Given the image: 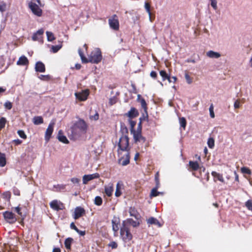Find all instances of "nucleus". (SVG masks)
Returning a JSON list of instances; mask_svg holds the SVG:
<instances>
[{"label":"nucleus","instance_id":"nucleus-1","mask_svg":"<svg viewBox=\"0 0 252 252\" xmlns=\"http://www.w3.org/2000/svg\"><path fill=\"white\" fill-rule=\"evenodd\" d=\"M78 53L81 58L82 63H92L97 64L99 63L102 59V56L100 49L99 48H95L88 55V58H87L84 55L81 49H78Z\"/></svg>","mask_w":252,"mask_h":252},{"label":"nucleus","instance_id":"nucleus-2","mask_svg":"<svg viewBox=\"0 0 252 252\" xmlns=\"http://www.w3.org/2000/svg\"><path fill=\"white\" fill-rule=\"evenodd\" d=\"M88 125L86 122L79 119L71 127V133L73 137L79 136L82 133H85L88 129Z\"/></svg>","mask_w":252,"mask_h":252},{"label":"nucleus","instance_id":"nucleus-3","mask_svg":"<svg viewBox=\"0 0 252 252\" xmlns=\"http://www.w3.org/2000/svg\"><path fill=\"white\" fill-rule=\"evenodd\" d=\"M120 236L125 243L130 242L133 238L129 226L126 221H123L122 223V226L120 229Z\"/></svg>","mask_w":252,"mask_h":252},{"label":"nucleus","instance_id":"nucleus-4","mask_svg":"<svg viewBox=\"0 0 252 252\" xmlns=\"http://www.w3.org/2000/svg\"><path fill=\"white\" fill-rule=\"evenodd\" d=\"M41 5L40 0H32L28 3V7L32 13L38 17L42 15V10L39 7Z\"/></svg>","mask_w":252,"mask_h":252},{"label":"nucleus","instance_id":"nucleus-5","mask_svg":"<svg viewBox=\"0 0 252 252\" xmlns=\"http://www.w3.org/2000/svg\"><path fill=\"white\" fill-rule=\"evenodd\" d=\"M129 138L127 135H123L119 139L118 143L119 149L123 151H128L129 150Z\"/></svg>","mask_w":252,"mask_h":252},{"label":"nucleus","instance_id":"nucleus-6","mask_svg":"<svg viewBox=\"0 0 252 252\" xmlns=\"http://www.w3.org/2000/svg\"><path fill=\"white\" fill-rule=\"evenodd\" d=\"M5 220L11 224L14 223L17 221L15 215L12 212L5 211L2 213Z\"/></svg>","mask_w":252,"mask_h":252},{"label":"nucleus","instance_id":"nucleus-7","mask_svg":"<svg viewBox=\"0 0 252 252\" xmlns=\"http://www.w3.org/2000/svg\"><path fill=\"white\" fill-rule=\"evenodd\" d=\"M110 27L115 31L119 29V22L117 15L114 14L109 20Z\"/></svg>","mask_w":252,"mask_h":252},{"label":"nucleus","instance_id":"nucleus-8","mask_svg":"<svg viewBox=\"0 0 252 252\" xmlns=\"http://www.w3.org/2000/svg\"><path fill=\"white\" fill-rule=\"evenodd\" d=\"M137 100L140 103L142 108L144 109L143 117H145L147 121L148 120L147 104L144 98L141 97L140 94L137 95Z\"/></svg>","mask_w":252,"mask_h":252},{"label":"nucleus","instance_id":"nucleus-9","mask_svg":"<svg viewBox=\"0 0 252 252\" xmlns=\"http://www.w3.org/2000/svg\"><path fill=\"white\" fill-rule=\"evenodd\" d=\"M50 207L54 210L58 211L65 209L64 205L61 201L54 200L50 203Z\"/></svg>","mask_w":252,"mask_h":252},{"label":"nucleus","instance_id":"nucleus-10","mask_svg":"<svg viewBox=\"0 0 252 252\" xmlns=\"http://www.w3.org/2000/svg\"><path fill=\"white\" fill-rule=\"evenodd\" d=\"M90 94L89 89H86L82 91L81 92L76 93L75 95L76 97L80 101H85L87 100Z\"/></svg>","mask_w":252,"mask_h":252},{"label":"nucleus","instance_id":"nucleus-11","mask_svg":"<svg viewBox=\"0 0 252 252\" xmlns=\"http://www.w3.org/2000/svg\"><path fill=\"white\" fill-rule=\"evenodd\" d=\"M54 123H50L45 132V140L48 142L50 140L54 129Z\"/></svg>","mask_w":252,"mask_h":252},{"label":"nucleus","instance_id":"nucleus-12","mask_svg":"<svg viewBox=\"0 0 252 252\" xmlns=\"http://www.w3.org/2000/svg\"><path fill=\"white\" fill-rule=\"evenodd\" d=\"M132 133L133 135V138L135 143H144L146 141V138L142 135V132H135V131Z\"/></svg>","mask_w":252,"mask_h":252},{"label":"nucleus","instance_id":"nucleus-13","mask_svg":"<svg viewBox=\"0 0 252 252\" xmlns=\"http://www.w3.org/2000/svg\"><path fill=\"white\" fill-rule=\"evenodd\" d=\"M99 175L98 173H94L90 175H85L83 177V183L84 184H87L88 182L94 179L98 178Z\"/></svg>","mask_w":252,"mask_h":252},{"label":"nucleus","instance_id":"nucleus-14","mask_svg":"<svg viewBox=\"0 0 252 252\" xmlns=\"http://www.w3.org/2000/svg\"><path fill=\"white\" fill-rule=\"evenodd\" d=\"M85 214V211L83 208L77 207L74 210V219L77 220Z\"/></svg>","mask_w":252,"mask_h":252},{"label":"nucleus","instance_id":"nucleus-15","mask_svg":"<svg viewBox=\"0 0 252 252\" xmlns=\"http://www.w3.org/2000/svg\"><path fill=\"white\" fill-rule=\"evenodd\" d=\"M15 211L22 218V220L26 217V209L24 207H20L19 205L15 208Z\"/></svg>","mask_w":252,"mask_h":252},{"label":"nucleus","instance_id":"nucleus-16","mask_svg":"<svg viewBox=\"0 0 252 252\" xmlns=\"http://www.w3.org/2000/svg\"><path fill=\"white\" fill-rule=\"evenodd\" d=\"M211 174L213 177L214 182H216L217 181H219L222 183L224 182V180L222 174L216 171H212Z\"/></svg>","mask_w":252,"mask_h":252},{"label":"nucleus","instance_id":"nucleus-17","mask_svg":"<svg viewBox=\"0 0 252 252\" xmlns=\"http://www.w3.org/2000/svg\"><path fill=\"white\" fill-rule=\"evenodd\" d=\"M130 119H133L139 115L138 111L134 107L131 108L130 110L126 114Z\"/></svg>","mask_w":252,"mask_h":252},{"label":"nucleus","instance_id":"nucleus-18","mask_svg":"<svg viewBox=\"0 0 252 252\" xmlns=\"http://www.w3.org/2000/svg\"><path fill=\"white\" fill-rule=\"evenodd\" d=\"M35 69L36 72H44L45 71L44 64L41 62H37L35 64Z\"/></svg>","mask_w":252,"mask_h":252},{"label":"nucleus","instance_id":"nucleus-19","mask_svg":"<svg viewBox=\"0 0 252 252\" xmlns=\"http://www.w3.org/2000/svg\"><path fill=\"white\" fill-rule=\"evenodd\" d=\"M105 192L108 197L112 196L114 190V186L112 183H109L108 186L105 187Z\"/></svg>","mask_w":252,"mask_h":252},{"label":"nucleus","instance_id":"nucleus-20","mask_svg":"<svg viewBox=\"0 0 252 252\" xmlns=\"http://www.w3.org/2000/svg\"><path fill=\"white\" fill-rule=\"evenodd\" d=\"M130 160L129 153H127L126 155V158H121L119 159V163L123 166H125L129 164Z\"/></svg>","mask_w":252,"mask_h":252},{"label":"nucleus","instance_id":"nucleus-21","mask_svg":"<svg viewBox=\"0 0 252 252\" xmlns=\"http://www.w3.org/2000/svg\"><path fill=\"white\" fill-rule=\"evenodd\" d=\"M29 63V60L25 56L20 57L17 62V64L19 65H28Z\"/></svg>","mask_w":252,"mask_h":252},{"label":"nucleus","instance_id":"nucleus-22","mask_svg":"<svg viewBox=\"0 0 252 252\" xmlns=\"http://www.w3.org/2000/svg\"><path fill=\"white\" fill-rule=\"evenodd\" d=\"M44 33V30L42 29H39L35 33H34L32 36V39L33 41H36L39 40L41 37L42 35Z\"/></svg>","mask_w":252,"mask_h":252},{"label":"nucleus","instance_id":"nucleus-23","mask_svg":"<svg viewBox=\"0 0 252 252\" xmlns=\"http://www.w3.org/2000/svg\"><path fill=\"white\" fill-rule=\"evenodd\" d=\"M147 223L149 225L154 224V225L158 226V227H160L161 226V224H160L159 221L157 219H156L154 217H150L147 220Z\"/></svg>","mask_w":252,"mask_h":252},{"label":"nucleus","instance_id":"nucleus-24","mask_svg":"<svg viewBox=\"0 0 252 252\" xmlns=\"http://www.w3.org/2000/svg\"><path fill=\"white\" fill-rule=\"evenodd\" d=\"M112 229L114 232H117L119 229L120 221L119 220L115 219L112 220Z\"/></svg>","mask_w":252,"mask_h":252},{"label":"nucleus","instance_id":"nucleus-25","mask_svg":"<svg viewBox=\"0 0 252 252\" xmlns=\"http://www.w3.org/2000/svg\"><path fill=\"white\" fill-rule=\"evenodd\" d=\"M58 139L60 142H62L63 143H64V144L69 143V141L68 140V139H67L66 136L63 135V133L62 130H60L59 131Z\"/></svg>","mask_w":252,"mask_h":252},{"label":"nucleus","instance_id":"nucleus-26","mask_svg":"<svg viewBox=\"0 0 252 252\" xmlns=\"http://www.w3.org/2000/svg\"><path fill=\"white\" fill-rule=\"evenodd\" d=\"M207 56L210 58L218 59L220 57V54L218 52H216L210 50L207 52Z\"/></svg>","mask_w":252,"mask_h":252},{"label":"nucleus","instance_id":"nucleus-27","mask_svg":"<svg viewBox=\"0 0 252 252\" xmlns=\"http://www.w3.org/2000/svg\"><path fill=\"white\" fill-rule=\"evenodd\" d=\"M123 186L122 182H119L116 185V189L115 193V195L116 197H119L122 195L121 188Z\"/></svg>","mask_w":252,"mask_h":252},{"label":"nucleus","instance_id":"nucleus-28","mask_svg":"<svg viewBox=\"0 0 252 252\" xmlns=\"http://www.w3.org/2000/svg\"><path fill=\"white\" fill-rule=\"evenodd\" d=\"M189 166L192 171H197L199 168V165L197 161H189Z\"/></svg>","mask_w":252,"mask_h":252},{"label":"nucleus","instance_id":"nucleus-29","mask_svg":"<svg viewBox=\"0 0 252 252\" xmlns=\"http://www.w3.org/2000/svg\"><path fill=\"white\" fill-rule=\"evenodd\" d=\"M73 241V239L72 238L68 237L66 238L64 241V246L67 250H71V246Z\"/></svg>","mask_w":252,"mask_h":252},{"label":"nucleus","instance_id":"nucleus-30","mask_svg":"<svg viewBox=\"0 0 252 252\" xmlns=\"http://www.w3.org/2000/svg\"><path fill=\"white\" fill-rule=\"evenodd\" d=\"M6 163L5 155L0 152V166L4 167Z\"/></svg>","mask_w":252,"mask_h":252},{"label":"nucleus","instance_id":"nucleus-31","mask_svg":"<svg viewBox=\"0 0 252 252\" xmlns=\"http://www.w3.org/2000/svg\"><path fill=\"white\" fill-rule=\"evenodd\" d=\"M130 216L134 217L135 219H138L139 213L134 207H130L129 211Z\"/></svg>","mask_w":252,"mask_h":252},{"label":"nucleus","instance_id":"nucleus-32","mask_svg":"<svg viewBox=\"0 0 252 252\" xmlns=\"http://www.w3.org/2000/svg\"><path fill=\"white\" fill-rule=\"evenodd\" d=\"M33 123L35 125H38L43 123V119L41 116H35L33 118Z\"/></svg>","mask_w":252,"mask_h":252},{"label":"nucleus","instance_id":"nucleus-33","mask_svg":"<svg viewBox=\"0 0 252 252\" xmlns=\"http://www.w3.org/2000/svg\"><path fill=\"white\" fill-rule=\"evenodd\" d=\"M241 172L246 177V175H250L252 173L251 170L248 167H243L241 168Z\"/></svg>","mask_w":252,"mask_h":252},{"label":"nucleus","instance_id":"nucleus-34","mask_svg":"<svg viewBox=\"0 0 252 252\" xmlns=\"http://www.w3.org/2000/svg\"><path fill=\"white\" fill-rule=\"evenodd\" d=\"M159 74L162 77L163 81H165L167 79H168V76L169 74H167L166 71L162 70L159 71Z\"/></svg>","mask_w":252,"mask_h":252},{"label":"nucleus","instance_id":"nucleus-35","mask_svg":"<svg viewBox=\"0 0 252 252\" xmlns=\"http://www.w3.org/2000/svg\"><path fill=\"white\" fill-rule=\"evenodd\" d=\"M158 187V186H157L156 188H154L152 189L151 193H150V196L151 197H156L158 196L160 193L157 190V189Z\"/></svg>","mask_w":252,"mask_h":252},{"label":"nucleus","instance_id":"nucleus-36","mask_svg":"<svg viewBox=\"0 0 252 252\" xmlns=\"http://www.w3.org/2000/svg\"><path fill=\"white\" fill-rule=\"evenodd\" d=\"M46 35L47 37V40L49 41H52L55 40V38L54 34L51 32H46Z\"/></svg>","mask_w":252,"mask_h":252},{"label":"nucleus","instance_id":"nucleus-37","mask_svg":"<svg viewBox=\"0 0 252 252\" xmlns=\"http://www.w3.org/2000/svg\"><path fill=\"white\" fill-rule=\"evenodd\" d=\"M94 204L97 206H100L102 204V199L101 197L97 196L94 198Z\"/></svg>","mask_w":252,"mask_h":252},{"label":"nucleus","instance_id":"nucleus-38","mask_svg":"<svg viewBox=\"0 0 252 252\" xmlns=\"http://www.w3.org/2000/svg\"><path fill=\"white\" fill-rule=\"evenodd\" d=\"M180 126L185 128L187 125V121L185 118L182 117L179 119Z\"/></svg>","mask_w":252,"mask_h":252},{"label":"nucleus","instance_id":"nucleus-39","mask_svg":"<svg viewBox=\"0 0 252 252\" xmlns=\"http://www.w3.org/2000/svg\"><path fill=\"white\" fill-rule=\"evenodd\" d=\"M6 120L4 117H1L0 119V130L5 127Z\"/></svg>","mask_w":252,"mask_h":252},{"label":"nucleus","instance_id":"nucleus-40","mask_svg":"<svg viewBox=\"0 0 252 252\" xmlns=\"http://www.w3.org/2000/svg\"><path fill=\"white\" fill-rule=\"evenodd\" d=\"M127 223L131 224L133 227H137L139 225V223L136 221L133 220L132 219H127Z\"/></svg>","mask_w":252,"mask_h":252},{"label":"nucleus","instance_id":"nucleus-41","mask_svg":"<svg viewBox=\"0 0 252 252\" xmlns=\"http://www.w3.org/2000/svg\"><path fill=\"white\" fill-rule=\"evenodd\" d=\"M17 133L21 138H22L24 139H27V135L25 134L24 130H19L17 131Z\"/></svg>","mask_w":252,"mask_h":252},{"label":"nucleus","instance_id":"nucleus-42","mask_svg":"<svg viewBox=\"0 0 252 252\" xmlns=\"http://www.w3.org/2000/svg\"><path fill=\"white\" fill-rule=\"evenodd\" d=\"M129 124H130V131L131 133H132L133 132L135 131L134 130V127L136 125V123L135 121H132L131 120H130L129 121Z\"/></svg>","mask_w":252,"mask_h":252},{"label":"nucleus","instance_id":"nucleus-43","mask_svg":"<svg viewBox=\"0 0 252 252\" xmlns=\"http://www.w3.org/2000/svg\"><path fill=\"white\" fill-rule=\"evenodd\" d=\"M245 206L248 210L252 211V199L248 200L245 203Z\"/></svg>","mask_w":252,"mask_h":252},{"label":"nucleus","instance_id":"nucleus-44","mask_svg":"<svg viewBox=\"0 0 252 252\" xmlns=\"http://www.w3.org/2000/svg\"><path fill=\"white\" fill-rule=\"evenodd\" d=\"M208 145L210 148H212L214 146V139L213 138H209L208 140Z\"/></svg>","mask_w":252,"mask_h":252},{"label":"nucleus","instance_id":"nucleus-45","mask_svg":"<svg viewBox=\"0 0 252 252\" xmlns=\"http://www.w3.org/2000/svg\"><path fill=\"white\" fill-rule=\"evenodd\" d=\"M145 8L146 9L147 12L148 13V14L150 17L151 15V10H150V8H151L150 4L148 2H145Z\"/></svg>","mask_w":252,"mask_h":252},{"label":"nucleus","instance_id":"nucleus-46","mask_svg":"<svg viewBox=\"0 0 252 252\" xmlns=\"http://www.w3.org/2000/svg\"><path fill=\"white\" fill-rule=\"evenodd\" d=\"M38 77L43 81H48L50 79V76L49 75H40Z\"/></svg>","mask_w":252,"mask_h":252},{"label":"nucleus","instance_id":"nucleus-47","mask_svg":"<svg viewBox=\"0 0 252 252\" xmlns=\"http://www.w3.org/2000/svg\"><path fill=\"white\" fill-rule=\"evenodd\" d=\"M210 115L212 118H215V113L214 112V106L213 104H211L209 107Z\"/></svg>","mask_w":252,"mask_h":252},{"label":"nucleus","instance_id":"nucleus-48","mask_svg":"<svg viewBox=\"0 0 252 252\" xmlns=\"http://www.w3.org/2000/svg\"><path fill=\"white\" fill-rule=\"evenodd\" d=\"M4 106L6 109L10 110L12 107V103L9 101H7L4 104Z\"/></svg>","mask_w":252,"mask_h":252},{"label":"nucleus","instance_id":"nucleus-49","mask_svg":"<svg viewBox=\"0 0 252 252\" xmlns=\"http://www.w3.org/2000/svg\"><path fill=\"white\" fill-rule=\"evenodd\" d=\"M54 188H56L57 191H61L65 189V185H58L54 186Z\"/></svg>","mask_w":252,"mask_h":252},{"label":"nucleus","instance_id":"nucleus-50","mask_svg":"<svg viewBox=\"0 0 252 252\" xmlns=\"http://www.w3.org/2000/svg\"><path fill=\"white\" fill-rule=\"evenodd\" d=\"M62 45H58L56 46H52V50L53 53H57L61 48Z\"/></svg>","mask_w":252,"mask_h":252},{"label":"nucleus","instance_id":"nucleus-51","mask_svg":"<svg viewBox=\"0 0 252 252\" xmlns=\"http://www.w3.org/2000/svg\"><path fill=\"white\" fill-rule=\"evenodd\" d=\"M167 80H168L169 83L172 82L173 83H175L177 81V78L175 76L170 77V75H169L168 79H167Z\"/></svg>","mask_w":252,"mask_h":252},{"label":"nucleus","instance_id":"nucleus-52","mask_svg":"<svg viewBox=\"0 0 252 252\" xmlns=\"http://www.w3.org/2000/svg\"><path fill=\"white\" fill-rule=\"evenodd\" d=\"M2 196L4 198L8 199L9 201L11 197V193L9 191H6L3 193Z\"/></svg>","mask_w":252,"mask_h":252},{"label":"nucleus","instance_id":"nucleus-53","mask_svg":"<svg viewBox=\"0 0 252 252\" xmlns=\"http://www.w3.org/2000/svg\"><path fill=\"white\" fill-rule=\"evenodd\" d=\"M185 79L186 80V81L187 82L190 84L192 83V78L190 77V76L188 74V73H185Z\"/></svg>","mask_w":252,"mask_h":252},{"label":"nucleus","instance_id":"nucleus-54","mask_svg":"<svg viewBox=\"0 0 252 252\" xmlns=\"http://www.w3.org/2000/svg\"><path fill=\"white\" fill-rule=\"evenodd\" d=\"M6 4L4 2L0 3V11L3 12L6 10Z\"/></svg>","mask_w":252,"mask_h":252},{"label":"nucleus","instance_id":"nucleus-55","mask_svg":"<svg viewBox=\"0 0 252 252\" xmlns=\"http://www.w3.org/2000/svg\"><path fill=\"white\" fill-rule=\"evenodd\" d=\"M140 122L138 124V127L135 132H142V121L143 119L142 118H140Z\"/></svg>","mask_w":252,"mask_h":252},{"label":"nucleus","instance_id":"nucleus-56","mask_svg":"<svg viewBox=\"0 0 252 252\" xmlns=\"http://www.w3.org/2000/svg\"><path fill=\"white\" fill-rule=\"evenodd\" d=\"M90 119L94 121H97L99 119V114L97 112H96L94 115L90 116Z\"/></svg>","mask_w":252,"mask_h":252},{"label":"nucleus","instance_id":"nucleus-57","mask_svg":"<svg viewBox=\"0 0 252 252\" xmlns=\"http://www.w3.org/2000/svg\"><path fill=\"white\" fill-rule=\"evenodd\" d=\"M108 246L111 247L112 249H114L117 248L118 244L116 242L112 241L108 244Z\"/></svg>","mask_w":252,"mask_h":252},{"label":"nucleus","instance_id":"nucleus-58","mask_svg":"<svg viewBox=\"0 0 252 252\" xmlns=\"http://www.w3.org/2000/svg\"><path fill=\"white\" fill-rule=\"evenodd\" d=\"M211 1V5L212 7L216 10L217 9V0H210Z\"/></svg>","mask_w":252,"mask_h":252},{"label":"nucleus","instance_id":"nucleus-59","mask_svg":"<svg viewBox=\"0 0 252 252\" xmlns=\"http://www.w3.org/2000/svg\"><path fill=\"white\" fill-rule=\"evenodd\" d=\"M150 76L154 79H157L158 78L157 73L155 71H152L150 73Z\"/></svg>","mask_w":252,"mask_h":252},{"label":"nucleus","instance_id":"nucleus-60","mask_svg":"<svg viewBox=\"0 0 252 252\" xmlns=\"http://www.w3.org/2000/svg\"><path fill=\"white\" fill-rule=\"evenodd\" d=\"M116 102H117V98L115 97H113L110 98L109 99V103L111 105L115 104L116 103Z\"/></svg>","mask_w":252,"mask_h":252},{"label":"nucleus","instance_id":"nucleus-61","mask_svg":"<svg viewBox=\"0 0 252 252\" xmlns=\"http://www.w3.org/2000/svg\"><path fill=\"white\" fill-rule=\"evenodd\" d=\"M22 140H21L19 139H15V140H13V143H14L15 144V145H20L22 143Z\"/></svg>","mask_w":252,"mask_h":252},{"label":"nucleus","instance_id":"nucleus-62","mask_svg":"<svg viewBox=\"0 0 252 252\" xmlns=\"http://www.w3.org/2000/svg\"><path fill=\"white\" fill-rule=\"evenodd\" d=\"M71 181L73 183V184H78L80 182V179H79L78 178H72L71 179Z\"/></svg>","mask_w":252,"mask_h":252},{"label":"nucleus","instance_id":"nucleus-63","mask_svg":"<svg viewBox=\"0 0 252 252\" xmlns=\"http://www.w3.org/2000/svg\"><path fill=\"white\" fill-rule=\"evenodd\" d=\"M76 232L79 234H80L81 236H84L86 234V231H82V230H80L78 228V229L76 230Z\"/></svg>","mask_w":252,"mask_h":252},{"label":"nucleus","instance_id":"nucleus-64","mask_svg":"<svg viewBox=\"0 0 252 252\" xmlns=\"http://www.w3.org/2000/svg\"><path fill=\"white\" fill-rule=\"evenodd\" d=\"M70 226L72 229H73L76 231L78 229V228L76 226L74 222H71Z\"/></svg>","mask_w":252,"mask_h":252}]
</instances>
